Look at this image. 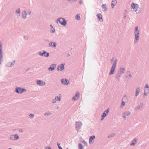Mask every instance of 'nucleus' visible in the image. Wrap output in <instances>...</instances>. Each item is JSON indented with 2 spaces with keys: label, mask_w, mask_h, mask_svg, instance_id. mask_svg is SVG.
<instances>
[{
  "label": "nucleus",
  "mask_w": 149,
  "mask_h": 149,
  "mask_svg": "<svg viewBox=\"0 0 149 149\" xmlns=\"http://www.w3.org/2000/svg\"><path fill=\"white\" fill-rule=\"evenodd\" d=\"M56 22L58 24V22L62 25L65 26L67 24V21L64 18L62 17L58 18L56 20Z\"/></svg>",
  "instance_id": "2"
},
{
  "label": "nucleus",
  "mask_w": 149,
  "mask_h": 149,
  "mask_svg": "<svg viewBox=\"0 0 149 149\" xmlns=\"http://www.w3.org/2000/svg\"><path fill=\"white\" fill-rule=\"evenodd\" d=\"M123 18L124 19H125L126 18V15L125 14V13H124V15Z\"/></svg>",
  "instance_id": "51"
},
{
  "label": "nucleus",
  "mask_w": 149,
  "mask_h": 149,
  "mask_svg": "<svg viewBox=\"0 0 149 149\" xmlns=\"http://www.w3.org/2000/svg\"><path fill=\"white\" fill-rule=\"evenodd\" d=\"M76 19L77 20H79L81 18L80 17V14H78L76 16Z\"/></svg>",
  "instance_id": "31"
},
{
  "label": "nucleus",
  "mask_w": 149,
  "mask_h": 149,
  "mask_svg": "<svg viewBox=\"0 0 149 149\" xmlns=\"http://www.w3.org/2000/svg\"><path fill=\"white\" fill-rule=\"evenodd\" d=\"M68 1H77V0H68Z\"/></svg>",
  "instance_id": "55"
},
{
  "label": "nucleus",
  "mask_w": 149,
  "mask_h": 149,
  "mask_svg": "<svg viewBox=\"0 0 149 149\" xmlns=\"http://www.w3.org/2000/svg\"><path fill=\"white\" fill-rule=\"evenodd\" d=\"M61 95L59 94L58 95V96H56L55 97V98H56V100L58 101H60L61 99Z\"/></svg>",
  "instance_id": "28"
},
{
  "label": "nucleus",
  "mask_w": 149,
  "mask_h": 149,
  "mask_svg": "<svg viewBox=\"0 0 149 149\" xmlns=\"http://www.w3.org/2000/svg\"><path fill=\"white\" fill-rule=\"evenodd\" d=\"M139 11V12H140V10Z\"/></svg>",
  "instance_id": "62"
},
{
  "label": "nucleus",
  "mask_w": 149,
  "mask_h": 149,
  "mask_svg": "<svg viewBox=\"0 0 149 149\" xmlns=\"http://www.w3.org/2000/svg\"><path fill=\"white\" fill-rule=\"evenodd\" d=\"M64 65L65 63H62L61 65H58V66L57 68V70L58 71L61 70L62 71L64 70Z\"/></svg>",
  "instance_id": "12"
},
{
  "label": "nucleus",
  "mask_w": 149,
  "mask_h": 149,
  "mask_svg": "<svg viewBox=\"0 0 149 149\" xmlns=\"http://www.w3.org/2000/svg\"><path fill=\"white\" fill-rule=\"evenodd\" d=\"M11 149V148H9V149Z\"/></svg>",
  "instance_id": "61"
},
{
  "label": "nucleus",
  "mask_w": 149,
  "mask_h": 149,
  "mask_svg": "<svg viewBox=\"0 0 149 149\" xmlns=\"http://www.w3.org/2000/svg\"><path fill=\"white\" fill-rule=\"evenodd\" d=\"M144 92L146 93L147 94L148 93L149 89H144Z\"/></svg>",
  "instance_id": "43"
},
{
  "label": "nucleus",
  "mask_w": 149,
  "mask_h": 149,
  "mask_svg": "<svg viewBox=\"0 0 149 149\" xmlns=\"http://www.w3.org/2000/svg\"><path fill=\"white\" fill-rule=\"evenodd\" d=\"M61 83L65 85H68L70 83L69 81L66 79H63L61 80Z\"/></svg>",
  "instance_id": "11"
},
{
  "label": "nucleus",
  "mask_w": 149,
  "mask_h": 149,
  "mask_svg": "<svg viewBox=\"0 0 149 149\" xmlns=\"http://www.w3.org/2000/svg\"><path fill=\"white\" fill-rule=\"evenodd\" d=\"M56 98H55L53 100L52 102H56Z\"/></svg>",
  "instance_id": "48"
},
{
  "label": "nucleus",
  "mask_w": 149,
  "mask_h": 149,
  "mask_svg": "<svg viewBox=\"0 0 149 149\" xmlns=\"http://www.w3.org/2000/svg\"><path fill=\"white\" fill-rule=\"evenodd\" d=\"M20 8H18L16 10V11L15 12V13L17 14L19 13V14L20 13Z\"/></svg>",
  "instance_id": "34"
},
{
  "label": "nucleus",
  "mask_w": 149,
  "mask_h": 149,
  "mask_svg": "<svg viewBox=\"0 0 149 149\" xmlns=\"http://www.w3.org/2000/svg\"><path fill=\"white\" fill-rule=\"evenodd\" d=\"M3 58L2 43L0 42V65L3 61Z\"/></svg>",
  "instance_id": "7"
},
{
  "label": "nucleus",
  "mask_w": 149,
  "mask_h": 149,
  "mask_svg": "<svg viewBox=\"0 0 149 149\" xmlns=\"http://www.w3.org/2000/svg\"><path fill=\"white\" fill-rule=\"evenodd\" d=\"M57 144L58 146V147L59 148V146H60V143H57Z\"/></svg>",
  "instance_id": "56"
},
{
  "label": "nucleus",
  "mask_w": 149,
  "mask_h": 149,
  "mask_svg": "<svg viewBox=\"0 0 149 149\" xmlns=\"http://www.w3.org/2000/svg\"><path fill=\"white\" fill-rule=\"evenodd\" d=\"M70 56V54H67V57H69V56Z\"/></svg>",
  "instance_id": "59"
},
{
  "label": "nucleus",
  "mask_w": 149,
  "mask_h": 149,
  "mask_svg": "<svg viewBox=\"0 0 149 149\" xmlns=\"http://www.w3.org/2000/svg\"><path fill=\"white\" fill-rule=\"evenodd\" d=\"M116 5L115 4H114L113 3H111V7L112 8H114V6Z\"/></svg>",
  "instance_id": "45"
},
{
  "label": "nucleus",
  "mask_w": 149,
  "mask_h": 149,
  "mask_svg": "<svg viewBox=\"0 0 149 149\" xmlns=\"http://www.w3.org/2000/svg\"><path fill=\"white\" fill-rule=\"evenodd\" d=\"M30 70V68H28L26 70V71H27Z\"/></svg>",
  "instance_id": "60"
},
{
  "label": "nucleus",
  "mask_w": 149,
  "mask_h": 149,
  "mask_svg": "<svg viewBox=\"0 0 149 149\" xmlns=\"http://www.w3.org/2000/svg\"><path fill=\"white\" fill-rule=\"evenodd\" d=\"M127 73L128 75L130 77H132V75L131 74L130 72L129 71H127Z\"/></svg>",
  "instance_id": "39"
},
{
  "label": "nucleus",
  "mask_w": 149,
  "mask_h": 149,
  "mask_svg": "<svg viewBox=\"0 0 149 149\" xmlns=\"http://www.w3.org/2000/svg\"><path fill=\"white\" fill-rule=\"evenodd\" d=\"M143 103H141L140 105H138L137 107L134 108L135 110H137L138 109L142 110L143 109Z\"/></svg>",
  "instance_id": "14"
},
{
  "label": "nucleus",
  "mask_w": 149,
  "mask_h": 149,
  "mask_svg": "<svg viewBox=\"0 0 149 149\" xmlns=\"http://www.w3.org/2000/svg\"><path fill=\"white\" fill-rule=\"evenodd\" d=\"M54 108L56 109H58V106L56 105H54Z\"/></svg>",
  "instance_id": "46"
},
{
  "label": "nucleus",
  "mask_w": 149,
  "mask_h": 149,
  "mask_svg": "<svg viewBox=\"0 0 149 149\" xmlns=\"http://www.w3.org/2000/svg\"><path fill=\"white\" fill-rule=\"evenodd\" d=\"M126 116H125V115H124V113L123 114V118H125L126 117Z\"/></svg>",
  "instance_id": "54"
},
{
  "label": "nucleus",
  "mask_w": 149,
  "mask_h": 149,
  "mask_svg": "<svg viewBox=\"0 0 149 149\" xmlns=\"http://www.w3.org/2000/svg\"><path fill=\"white\" fill-rule=\"evenodd\" d=\"M26 90L25 89L19 87H16L15 89V92L19 94H21L24 92H26Z\"/></svg>",
  "instance_id": "5"
},
{
  "label": "nucleus",
  "mask_w": 149,
  "mask_h": 149,
  "mask_svg": "<svg viewBox=\"0 0 149 149\" xmlns=\"http://www.w3.org/2000/svg\"><path fill=\"white\" fill-rule=\"evenodd\" d=\"M78 149H84V147L82 145L81 143H79L78 144Z\"/></svg>",
  "instance_id": "29"
},
{
  "label": "nucleus",
  "mask_w": 149,
  "mask_h": 149,
  "mask_svg": "<svg viewBox=\"0 0 149 149\" xmlns=\"http://www.w3.org/2000/svg\"><path fill=\"white\" fill-rule=\"evenodd\" d=\"M112 3L116 5L117 3V1L116 0H112Z\"/></svg>",
  "instance_id": "40"
},
{
  "label": "nucleus",
  "mask_w": 149,
  "mask_h": 149,
  "mask_svg": "<svg viewBox=\"0 0 149 149\" xmlns=\"http://www.w3.org/2000/svg\"><path fill=\"white\" fill-rule=\"evenodd\" d=\"M117 61V60L116 59L114 61L112 65L111 71L109 73V75H111L113 74L114 73L115 68L116 66V64Z\"/></svg>",
  "instance_id": "3"
},
{
  "label": "nucleus",
  "mask_w": 149,
  "mask_h": 149,
  "mask_svg": "<svg viewBox=\"0 0 149 149\" xmlns=\"http://www.w3.org/2000/svg\"><path fill=\"white\" fill-rule=\"evenodd\" d=\"M34 114H33L31 113L29 114V117L31 118H33L34 117Z\"/></svg>",
  "instance_id": "41"
},
{
  "label": "nucleus",
  "mask_w": 149,
  "mask_h": 149,
  "mask_svg": "<svg viewBox=\"0 0 149 149\" xmlns=\"http://www.w3.org/2000/svg\"><path fill=\"white\" fill-rule=\"evenodd\" d=\"M56 67V64H52L51 65L50 67L48 68V70L49 71H52L54 70Z\"/></svg>",
  "instance_id": "15"
},
{
  "label": "nucleus",
  "mask_w": 149,
  "mask_h": 149,
  "mask_svg": "<svg viewBox=\"0 0 149 149\" xmlns=\"http://www.w3.org/2000/svg\"><path fill=\"white\" fill-rule=\"evenodd\" d=\"M136 4L134 3H132L131 4V6L132 8L133 9H135V8Z\"/></svg>",
  "instance_id": "33"
},
{
  "label": "nucleus",
  "mask_w": 149,
  "mask_h": 149,
  "mask_svg": "<svg viewBox=\"0 0 149 149\" xmlns=\"http://www.w3.org/2000/svg\"><path fill=\"white\" fill-rule=\"evenodd\" d=\"M144 93V95H145V96L146 95H147V94L146 93H145L144 92V93Z\"/></svg>",
  "instance_id": "58"
},
{
  "label": "nucleus",
  "mask_w": 149,
  "mask_h": 149,
  "mask_svg": "<svg viewBox=\"0 0 149 149\" xmlns=\"http://www.w3.org/2000/svg\"><path fill=\"white\" fill-rule=\"evenodd\" d=\"M19 131L20 132H23V130L22 129L20 128L19 129Z\"/></svg>",
  "instance_id": "47"
},
{
  "label": "nucleus",
  "mask_w": 149,
  "mask_h": 149,
  "mask_svg": "<svg viewBox=\"0 0 149 149\" xmlns=\"http://www.w3.org/2000/svg\"><path fill=\"white\" fill-rule=\"evenodd\" d=\"M10 139L12 140H17L19 139V137L17 134L15 135L12 134L9 136Z\"/></svg>",
  "instance_id": "9"
},
{
  "label": "nucleus",
  "mask_w": 149,
  "mask_h": 149,
  "mask_svg": "<svg viewBox=\"0 0 149 149\" xmlns=\"http://www.w3.org/2000/svg\"><path fill=\"white\" fill-rule=\"evenodd\" d=\"M125 69L124 68H120V70L118 71H120L121 74H123L125 73Z\"/></svg>",
  "instance_id": "25"
},
{
  "label": "nucleus",
  "mask_w": 149,
  "mask_h": 149,
  "mask_svg": "<svg viewBox=\"0 0 149 149\" xmlns=\"http://www.w3.org/2000/svg\"><path fill=\"white\" fill-rule=\"evenodd\" d=\"M109 109L108 108L106 110L104 111L103 113L102 114V118L101 120H103L104 118L107 116L109 112Z\"/></svg>",
  "instance_id": "8"
},
{
  "label": "nucleus",
  "mask_w": 149,
  "mask_h": 149,
  "mask_svg": "<svg viewBox=\"0 0 149 149\" xmlns=\"http://www.w3.org/2000/svg\"><path fill=\"white\" fill-rule=\"evenodd\" d=\"M49 45L52 47L55 48L56 47V42L50 41L49 44Z\"/></svg>",
  "instance_id": "18"
},
{
  "label": "nucleus",
  "mask_w": 149,
  "mask_h": 149,
  "mask_svg": "<svg viewBox=\"0 0 149 149\" xmlns=\"http://www.w3.org/2000/svg\"><path fill=\"white\" fill-rule=\"evenodd\" d=\"M139 5L137 4H136L135 8L136 9L135 11L136 12L138 10V9L139 8Z\"/></svg>",
  "instance_id": "32"
},
{
  "label": "nucleus",
  "mask_w": 149,
  "mask_h": 149,
  "mask_svg": "<svg viewBox=\"0 0 149 149\" xmlns=\"http://www.w3.org/2000/svg\"><path fill=\"white\" fill-rule=\"evenodd\" d=\"M26 13L27 14H29V15H31V11L30 10H26Z\"/></svg>",
  "instance_id": "37"
},
{
  "label": "nucleus",
  "mask_w": 149,
  "mask_h": 149,
  "mask_svg": "<svg viewBox=\"0 0 149 149\" xmlns=\"http://www.w3.org/2000/svg\"><path fill=\"white\" fill-rule=\"evenodd\" d=\"M121 74V73H120V71H118V73L116 74V79H118L119 77H120V76Z\"/></svg>",
  "instance_id": "27"
},
{
  "label": "nucleus",
  "mask_w": 149,
  "mask_h": 149,
  "mask_svg": "<svg viewBox=\"0 0 149 149\" xmlns=\"http://www.w3.org/2000/svg\"><path fill=\"white\" fill-rule=\"evenodd\" d=\"M115 136V133H112L111 134H110L109 136H108V138H110V137H114Z\"/></svg>",
  "instance_id": "35"
},
{
  "label": "nucleus",
  "mask_w": 149,
  "mask_h": 149,
  "mask_svg": "<svg viewBox=\"0 0 149 149\" xmlns=\"http://www.w3.org/2000/svg\"><path fill=\"white\" fill-rule=\"evenodd\" d=\"M106 4H103L102 6V8L103 9H104V11H107V8L106 7Z\"/></svg>",
  "instance_id": "26"
},
{
  "label": "nucleus",
  "mask_w": 149,
  "mask_h": 149,
  "mask_svg": "<svg viewBox=\"0 0 149 149\" xmlns=\"http://www.w3.org/2000/svg\"><path fill=\"white\" fill-rule=\"evenodd\" d=\"M82 124L81 122L79 121H76L75 125V128L77 131L79 132L81 127Z\"/></svg>",
  "instance_id": "4"
},
{
  "label": "nucleus",
  "mask_w": 149,
  "mask_h": 149,
  "mask_svg": "<svg viewBox=\"0 0 149 149\" xmlns=\"http://www.w3.org/2000/svg\"><path fill=\"white\" fill-rule=\"evenodd\" d=\"M137 142V140L136 139H134L132 141L131 143L130 144L131 146H134L135 145Z\"/></svg>",
  "instance_id": "24"
},
{
  "label": "nucleus",
  "mask_w": 149,
  "mask_h": 149,
  "mask_svg": "<svg viewBox=\"0 0 149 149\" xmlns=\"http://www.w3.org/2000/svg\"><path fill=\"white\" fill-rule=\"evenodd\" d=\"M59 149H63L62 147L61 146H59Z\"/></svg>",
  "instance_id": "57"
},
{
  "label": "nucleus",
  "mask_w": 149,
  "mask_h": 149,
  "mask_svg": "<svg viewBox=\"0 0 149 149\" xmlns=\"http://www.w3.org/2000/svg\"><path fill=\"white\" fill-rule=\"evenodd\" d=\"M121 104L120 105V108H122L125 105V103H121Z\"/></svg>",
  "instance_id": "42"
},
{
  "label": "nucleus",
  "mask_w": 149,
  "mask_h": 149,
  "mask_svg": "<svg viewBox=\"0 0 149 149\" xmlns=\"http://www.w3.org/2000/svg\"><path fill=\"white\" fill-rule=\"evenodd\" d=\"M79 93H77L73 97L72 100H78L79 97Z\"/></svg>",
  "instance_id": "19"
},
{
  "label": "nucleus",
  "mask_w": 149,
  "mask_h": 149,
  "mask_svg": "<svg viewBox=\"0 0 149 149\" xmlns=\"http://www.w3.org/2000/svg\"><path fill=\"white\" fill-rule=\"evenodd\" d=\"M114 59V57H112L111 59V61H113Z\"/></svg>",
  "instance_id": "53"
},
{
  "label": "nucleus",
  "mask_w": 149,
  "mask_h": 149,
  "mask_svg": "<svg viewBox=\"0 0 149 149\" xmlns=\"http://www.w3.org/2000/svg\"><path fill=\"white\" fill-rule=\"evenodd\" d=\"M45 149H51V148L50 146L48 147H45Z\"/></svg>",
  "instance_id": "50"
},
{
  "label": "nucleus",
  "mask_w": 149,
  "mask_h": 149,
  "mask_svg": "<svg viewBox=\"0 0 149 149\" xmlns=\"http://www.w3.org/2000/svg\"><path fill=\"white\" fill-rule=\"evenodd\" d=\"M95 135H93L90 136L89 139V143L91 144L93 143V140L95 139Z\"/></svg>",
  "instance_id": "17"
},
{
  "label": "nucleus",
  "mask_w": 149,
  "mask_h": 149,
  "mask_svg": "<svg viewBox=\"0 0 149 149\" xmlns=\"http://www.w3.org/2000/svg\"><path fill=\"white\" fill-rule=\"evenodd\" d=\"M82 143H83L85 146H87L88 145V144L84 140L82 141Z\"/></svg>",
  "instance_id": "38"
},
{
  "label": "nucleus",
  "mask_w": 149,
  "mask_h": 149,
  "mask_svg": "<svg viewBox=\"0 0 149 149\" xmlns=\"http://www.w3.org/2000/svg\"><path fill=\"white\" fill-rule=\"evenodd\" d=\"M127 97L125 95L122 99L121 102H127Z\"/></svg>",
  "instance_id": "22"
},
{
  "label": "nucleus",
  "mask_w": 149,
  "mask_h": 149,
  "mask_svg": "<svg viewBox=\"0 0 149 149\" xmlns=\"http://www.w3.org/2000/svg\"><path fill=\"white\" fill-rule=\"evenodd\" d=\"M39 55L41 56H45L46 57H48L49 56V54L45 50H43L42 51H40L38 53Z\"/></svg>",
  "instance_id": "6"
},
{
  "label": "nucleus",
  "mask_w": 149,
  "mask_h": 149,
  "mask_svg": "<svg viewBox=\"0 0 149 149\" xmlns=\"http://www.w3.org/2000/svg\"><path fill=\"white\" fill-rule=\"evenodd\" d=\"M82 1L81 0H80L79 2V4H81L82 3Z\"/></svg>",
  "instance_id": "52"
},
{
  "label": "nucleus",
  "mask_w": 149,
  "mask_h": 149,
  "mask_svg": "<svg viewBox=\"0 0 149 149\" xmlns=\"http://www.w3.org/2000/svg\"><path fill=\"white\" fill-rule=\"evenodd\" d=\"M24 38L25 39V40H28V38L27 36H24Z\"/></svg>",
  "instance_id": "49"
},
{
  "label": "nucleus",
  "mask_w": 149,
  "mask_h": 149,
  "mask_svg": "<svg viewBox=\"0 0 149 149\" xmlns=\"http://www.w3.org/2000/svg\"><path fill=\"white\" fill-rule=\"evenodd\" d=\"M149 88L148 85V84H146L144 87V89H146V88Z\"/></svg>",
  "instance_id": "44"
},
{
  "label": "nucleus",
  "mask_w": 149,
  "mask_h": 149,
  "mask_svg": "<svg viewBox=\"0 0 149 149\" xmlns=\"http://www.w3.org/2000/svg\"><path fill=\"white\" fill-rule=\"evenodd\" d=\"M50 27H51V30L50 31L51 33H54L55 32L56 30L54 27H53L52 25H50Z\"/></svg>",
  "instance_id": "20"
},
{
  "label": "nucleus",
  "mask_w": 149,
  "mask_h": 149,
  "mask_svg": "<svg viewBox=\"0 0 149 149\" xmlns=\"http://www.w3.org/2000/svg\"><path fill=\"white\" fill-rule=\"evenodd\" d=\"M36 82L38 85L41 86H43L46 84V82L41 80H36Z\"/></svg>",
  "instance_id": "10"
},
{
  "label": "nucleus",
  "mask_w": 149,
  "mask_h": 149,
  "mask_svg": "<svg viewBox=\"0 0 149 149\" xmlns=\"http://www.w3.org/2000/svg\"><path fill=\"white\" fill-rule=\"evenodd\" d=\"M140 91V88L139 87H138L136 89V92H135V96H137L138 95Z\"/></svg>",
  "instance_id": "23"
},
{
  "label": "nucleus",
  "mask_w": 149,
  "mask_h": 149,
  "mask_svg": "<svg viewBox=\"0 0 149 149\" xmlns=\"http://www.w3.org/2000/svg\"><path fill=\"white\" fill-rule=\"evenodd\" d=\"M134 33L135 37L134 42L136 44L138 41L139 39V32L138 29V26H135L134 30Z\"/></svg>",
  "instance_id": "1"
},
{
  "label": "nucleus",
  "mask_w": 149,
  "mask_h": 149,
  "mask_svg": "<svg viewBox=\"0 0 149 149\" xmlns=\"http://www.w3.org/2000/svg\"><path fill=\"white\" fill-rule=\"evenodd\" d=\"M52 113L51 112H50L49 111H47L46 112L45 114V116H47L51 114Z\"/></svg>",
  "instance_id": "36"
},
{
  "label": "nucleus",
  "mask_w": 149,
  "mask_h": 149,
  "mask_svg": "<svg viewBox=\"0 0 149 149\" xmlns=\"http://www.w3.org/2000/svg\"><path fill=\"white\" fill-rule=\"evenodd\" d=\"M15 60L11 62H9L7 63L6 66L9 67H11L15 64Z\"/></svg>",
  "instance_id": "13"
},
{
  "label": "nucleus",
  "mask_w": 149,
  "mask_h": 149,
  "mask_svg": "<svg viewBox=\"0 0 149 149\" xmlns=\"http://www.w3.org/2000/svg\"><path fill=\"white\" fill-rule=\"evenodd\" d=\"M27 14L25 10H23L22 14V17L23 19H24L26 17Z\"/></svg>",
  "instance_id": "21"
},
{
  "label": "nucleus",
  "mask_w": 149,
  "mask_h": 149,
  "mask_svg": "<svg viewBox=\"0 0 149 149\" xmlns=\"http://www.w3.org/2000/svg\"><path fill=\"white\" fill-rule=\"evenodd\" d=\"M52 30H53V28H52Z\"/></svg>",
  "instance_id": "63"
},
{
  "label": "nucleus",
  "mask_w": 149,
  "mask_h": 149,
  "mask_svg": "<svg viewBox=\"0 0 149 149\" xmlns=\"http://www.w3.org/2000/svg\"><path fill=\"white\" fill-rule=\"evenodd\" d=\"M97 17L98 19V20L101 22L103 21V19L102 17V15L100 13H99L97 15Z\"/></svg>",
  "instance_id": "16"
},
{
  "label": "nucleus",
  "mask_w": 149,
  "mask_h": 149,
  "mask_svg": "<svg viewBox=\"0 0 149 149\" xmlns=\"http://www.w3.org/2000/svg\"><path fill=\"white\" fill-rule=\"evenodd\" d=\"M123 113L125 115V116H128L130 115L131 113L129 111H126L124 112Z\"/></svg>",
  "instance_id": "30"
}]
</instances>
